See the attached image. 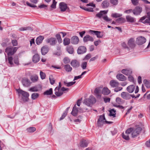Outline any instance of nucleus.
Returning a JSON list of instances; mask_svg holds the SVG:
<instances>
[{"label": "nucleus", "mask_w": 150, "mask_h": 150, "mask_svg": "<svg viewBox=\"0 0 150 150\" xmlns=\"http://www.w3.org/2000/svg\"><path fill=\"white\" fill-rule=\"evenodd\" d=\"M79 112H82V111H81V108H77L76 105H75L73 108L71 114L74 116H76Z\"/></svg>", "instance_id": "1a4fd4ad"}, {"label": "nucleus", "mask_w": 150, "mask_h": 150, "mask_svg": "<svg viewBox=\"0 0 150 150\" xmlns=\"http://www.w3.org/2000/svg\"><path fill=\"white\" fill-rule=\"evenodd\" d=\"M116 77L117 79L121 81H124L126 79V78L124 75L122 74H117Z\"/></svg>", "instance_id": "c85d7f7f"}, {"label": "nucleus", "mask_w": 150, "mask_h": 150, "mask_svg": "<svg viewBox=\"0 0 150 150\" xmlns=\"http://www.w3.org/2000/svg\"><path fill=\"white\" fill-rule=\"evenodd\" d=\"M108 12V11H101L99 13L96 15V17L99 19L101 18L106 22H109L111 20V19L109 18L107 16L106 14Z\"/></svg>", "instance_id": "7ed1b4c3"}, {"label": "nucleus", "mask_w": 150, "mask_h": 150, "mask_svg": "<svg viewBox=\"0 0 150 150\" xmlns=\"http://www.w3.org/2000/svg\"><path fill=\"white\" fill-rule=\"evenodd\" d=\"M87 62H83L81 64V67L83 69H85L86 67Z\"/></svg>", "instance_id": "5fc2aeb1"}, {"label": "nucleus", "mask_w": 150, "mask_h": 150, "mask_svg": "<svg viewBox=\"0 0 150 150\" xmlns=\"http://www.w3.org/2000/svg\"><path fill=\"white\" fill-rule=\"evenodd\" d=\"M67 51L68 53L71 54H73L74 52V49L72 46H68L67 47Z\"/></svg>", "instance_id": "c756f323"}, {"label": "nucleus", "mask_w": 150, "mask_h": 150, "mask_svg": "<svg viewBox=\"0 0 150 150\" xmlns=\"http://www.w3.org/2000/svg\"><path fill=\"white\" fill-rule=\"evenodd\" d=\"M64 68L66 71L68 72H70L72 69V68L69 64H66L64 66Z\"/></svg>", "instance_id": "f704fd0d"}, {"label": "nucleus", "mask_w": 150, "mask_h": 150, "mask_svg": "<svg viewBox=\"0 0 150 150\" xmlns=\"http://www.w3.org/2000/svg\"><path fill=\"white\" fill-rule=\"evenodd\" d=\"M146 16L142 17L139 21L144 23H150V11L147 13Z\"/></svg>", "instance_id": "0eeeda50"}, {"label": "nucleus", "mask_w": 150, "mask_h": 150, "mask_svg": "<svg viewBox=\"0 0 150 150\" xmlns=\"http://www.w3.org/2000/svg\"><path fill=\"white\" fill-rule=\"evenodd\" d=\"M105 120V117L104 115H100L98 121V125L99 126H101L103 125L104 122H105L106 123L110 124L112 123L111 122H108L106 120L104 121Z\"/></svg>", "instance_id": "6e6552de"}, {"label": "nucleus", "mask_w": 150, "mask_h": 150, "mask_svg": "<svg viewBox=\"0 0 150 150\" xmlns=\"http://www.w3.org/2000/svg\"><path fill=\"white\" fill-rule=\"evenodd\" d=\"M104 100L105 103L109 102L110 100V98H109L105 97L104 98Z\"/></svg>", "instance_id": "338daca9"}, {"label": "nucleus", "mask_w": 150, "mask_h": 150, "mask_svg": "<svg viewBox=\"0 0 150 150\" xmlns=\"http://www.w3.org/2000/svg\"><path fill=\"white\" fill-rule=\"evenodd\" d=\"M142 8L139 6L136 7L133 11V13L135 15L139 14L142 11Z\"/></svg>", "instance_id": "aec40b11"}, {"label": "nucleus", "mask_w": 150, "mask_h": 150, "mask_svg": "<svg viewBox=\"0 0 150 150\" xmlns=\"http://www.w3.org/2000/svg\"><path fill=\"white\" fill-rule=\"evenodd\" d=\"M122 72L126 75L130 76V74L131 71L128 70L124 69L122 70Z\"/></svg>", "instance_id": "72a5a7b5"}, {"label": "nucleus", "mask_w": 150, "mask_h": 150, "mask_svg": "<svg viewBox=\"0 0 150 150\" xmlns=\"http://www.w3.org/2000/svg\"><path fill=\"white\" fill-rule=\"evenodd\" d=\"M52 93V88H50L49 90H47L44 93L45 95H50Z\"/></svg>", "instance_id": "58836bf2"}, {"label": "nucleus", "mask_w": 150, "mask_h": 150, "mask_svg": "<svg viewBox=\"0 0 150 150\" xmlns=\"http://www.w3.org/2000/svg\"><path fill=\"white\" fill-rule=\"evenodd\" d=\"M101 42L100 40H98L94 42V44L96 46H97L99 44L101 43Z\"/></svg>", "instance_id": "69168bd1"}, {"label": "nucleus", "mask_w": 150, "mask_h": 150, "mask_svg": "<svg viewBox=\"0 0 150 150\" xmlns=\"http://www.w3.org/2000/svg\"><path fill=\"white\" fill-rule=\"evenodd\" d=\"M127 21L131 22V17L129 16H127L126 17Z\"/></svg>", "instance_id": "0e129e2a"}, {"label": "nucleus", "mask_w": 150, "mask_h": 150, "mask_svg": "<svg viewBox=\"0 0 150 150\" xmlns=\"http://www.w3.org/2000/svg\"><path fill=\"white\" fill-rule=\"evenodd\" d=\"M44 38V37L43 36H40L38 38H37L36 40V44L39 45L41 43Z\"/></svg>", "instance_id": "bb28decb"}, {"label": "nucleus", "mask_w": 150, "mask_h": 150, "mask_svg": "<svg viewBox=\"0 0 150 150\" xmlns=\"http://www.w3.org/2000/svg\"><path fill=\"white\" fill-rule=\"evenodd\" d=\"M125 132L126 134H128L129 135H130L131 133V128L130 127Z\"/></svg>", "instance_id": "052dcab7"}, {"label": "nucleus", "mask_w": 150, "mask_h": 150, "mask_svg": "<svg viewBox=\"0 0 150 150\" xmlns=\"http://www.w3.org/2000/svg\"><path fill=\"white\" fill-rule=\"evenodd\" d=\"M56 37L57 40L58 42L59 43H61L62 42V40L61 38V36L59 34H58L56 35Z\"/></svg>", "instance_id": "37998d69"}, {"label": "nucleus", "mask_w": 150, "mask_h": 150, "mask_svg": "<svg viewBox=\"0 0 150 150\" xmlns=\"http://www.w3.org/2000/svg\"><path fill=\"white\" fill-rule=\"evenodd\" d=\"M76 82L75 81H74V82H69V83H66L65 82H64V84H65V85H66V86L67 87H69V86H71L72 85H73V84H74Z\"/></svg>", "instance_id": "09e8293b"}, {"label": "nucleus", "mask_w": 150, "mask_h": 150, "mask_svg": "<svg viewBox=\"0 0 150 150\" xmlns=\"http://www.w3.org/2000/svg\"><path fill=\"white\" fill-rule=\"evenodd\" d=\"M49 49L47 46H45L41 48V52L42 54L43 55H45L48 52Z\"/></svg>", "instance_id": "a878e982"}, {"label": "nucleus", "mask_w": 150, "mask_h": 150, "mask_svg": "<svg viewBox=\"0 0 150 150\" xmlns=\"http://www.w3.org/2000/svg\"><path fill=\"white\" fill-rule=\"evenodd\" d=\"M41 86L40 85H38L31 88L29 89V91L32 92H37L41 90Z\"/></svg>", "instance_id": "dca6fc26"}, {"label": "nucleus", "mask_w": 150, "mask_h": 150, "mask_svg": "<svg viewBox=\"0 0 150 150\" xmlns=\"http://www.w3.org/2000/svg\"><path fill=\"white\" fill-rule=\"evenodd\" d=\"M129 135L128 134H126L125 132V134L124 133L122 134V137L125 139L128 140L129 139Z\"/></svg>", "instance_id": "a19ab883"}, {"label": "nucleus", "mask_w": 150, "mask_h": 150, "mask_svg": "<svg viewBox=\"0 0 150 150\" xmlns=\"http://www.w3.org/2000/svg\"><path fill=\"white\" fill-rule=\"evenodd\" d=\"M39 96V94L37 93H33L32 94L31 98L33 100H35L38 98Z\"/></svg>", "instance_id": "79ce46f5"}, {"label": "nucleus", "mask_w": 150, "mask_h": 150, "mask_svg": "<svg viewBox=\"0 0 150 150\" xmlns=\"http://www.w3.org/2000/svg\"><path fill=\"white\" fill-rule=\"evenodd\" d=\"M146 39L142 36H140L137 38L136 40V42L138 45H142L146 42Z\"/></svg>", "instance_id": "9d476101"}, {"label": "nucleus", "mask_w": 150, "mask_h": 150, "mask_svg": "<svg viewBox=\"0 0 150 150\" xmlns=\"http://www.w3.org/2000/svg\"><path fill=\"white\" fill-rule=\"evenodd\" d=\"M53 3L51 6V7L52 8H55L57 2L55 0H53Z\"/></svg>", "instance_id": "3c124183"}, {"label": "nucleus", "mask_w": 150, "mask_h": 150, "mask_svg": "<svg viewBox=\"0 0 150 150\" xmlns=\"http://www.w3.org/2000/svg\"><path fill=\"white\" fill-rule=\"evenodd\" d=\"M110 93V91L107 88H104L102 91V93L105 95H108Z\"/></svg>", "instance_id": "7c9ffc66"}, {"label": "nucleus", "mask_w": 150, "mask_h": 150, "mask_svg": "<svg viewBox=\"0 0 150 150\" xmlns=\"http://www.w3.org/2000/svg\"><path fill=\"white\" fill-rule=\"evenodd\" d=\"M79 41V39L78 37L76 36H74L72 37L71 39V43L74 45L78 44Z\"/></svg>", "instance_id": "6ab92c4d"}, {"label": "nucleus", "mask_w": 150, "mask_h": 150, "mask_svg": "<svg viewBox=\"0 0 150 150\" xmlns=\"http://www.w3.org/2000/svg\"><path fill=\"white\" fill-rule=\"evenodd\" d=\"M143 83L145 86L148 88H150V82L146 79H144L143 81Z\"/></svg>", "instance_id": "4c0bfd02"}, {"label": "nucleus", "mask_w": 150, "mask_h": 150, "mask_svg": "<svg viewBox=\"0 0 150 150\" xmlns=\"http://www.w3.org/2000/svg\"><path fill=\"white\" fill-rule=\"evenodd\" d=\"M110 2L114 5H116L118 3V0H110Z\"/></svg>", "instance_id": "8fccbe9b"}, {"label": "nucleus", "mask_w": 150, "mask_h": 150, "mask_svg": "<svg viewBox=\"0 0 150 150\" xmlns=\"http://www.w3.org/2000/svg\"><path fill=\"white\" fill-rule=\"evenodd\" d=\"M110 84L111 86L113 88L116 87L119 85V83L117 81L114 80H111L110 81Z\"/></svg>", "instance_id": "b1692460"}, {"label": "nucleus", "mask_w": 150, "mask_h": 150, "mask_svg": "<svg viewBox=\"0 0 150 150\" xmlns=\"http://www.w3.org/2000/svg\"><path fill=\"white\" fill-rule=\"evenodd\" d=\"M31 29V28L30 27H21L19 28V30L21 31L26 30H30Z\"/></svg>", "instance_id": "a18cd8bd"}, {"label": "nucleus", "mask_w": 150, "mask_h": 150, "mask_svg": "<svg viewBox=\"0 0 150 150\" xmlns=\"http://www.w3.org/2000/svg\"><path fill=\"white\" fill-rule=\"evenodd\" d=\"M122 16V14L118 13H112L111 15V16L114 18H118L121 16Z\"/></svg>", "instance_id": "c03bdc74"}, {"label": "nucleus", "mask_w": 150, "mask_h": 150, "mask_svg": "<svg viewBox=\"0 0 150 150\" xmlns=\"http://www.w3.org/2000/svg\"><path fill=\"white\" fill-rule=\"evenodd\" d=\"M122 89V87H117L114 89V91L116 92H117L121 90Z\"/></svg>", "instance_id": "680f3d73"}, {"label": "nucleus", "mask_w": 150, "mask_h": 150, "mask_svg": "<svg viewBox=\"0 0 150 150\" xmlns=\"http://www.w3.org/2000/svg\"><path fill=\"white\" fill-rule=\"evenodd\" d=\"M46 42L49 43L52 45H54L57 43V41L55 38H51L47 39L46 40Z\"/></svg>", "instance_id": "f8f14e48"}, {"label": "nucleus", "mask_w": 150, "mask_h": 150, "mask_svg": "<svg viewBox=\"0 0 150 150\" xmlns=\"http://www.w3.org/2000/svg\"><path fill=\"white\" fill-rule=\"evenodd\" d=\"M94 40L93 38L89 35H86L83 38V41L84 42H86L88 41L93 42Z\"/></svg>", "instance_id": "4be33fe9"}, {"label": "nucleus", "mask_w": 150, "mask_h": 150, "mask_svg": "<svg viewBox=\"0 0 150 150\" xmlns=\"http://www.w3.org/2000/svg\"><path fill=\"white\" fill-rule=\"evenodd\" d=\"M101 89L99 88H97L95 89L94 93L97 98H100L101 96Z\"/></svg>", "instance_id": "a211bd4d"}, {"label": "nucleus", "mask_w": 150, "mask_h": 150, "mask_svg": "<svg viewBox=\"0 0 150 150\" xmlns=\"http://www.w3.org/2000/svg\"><path fill=\"white\" fill-rule=\"evenodd\" d=\"M142 128L138 125L133 124L132 127V137L134 138L137 136L140 133Z\"/></svg>", "instance_id": "f03ea898"}, {"label": "nucleus", "mask_w": 150, "mask_h": 150, "mask_svg": "<svg viewBox=\"0 0 150 150\" xmlns=\"http://www.w3.org/2000/svg\"><path fill=\"white\" fill-rule=\"evenodd\" d=\"M65 64H67L69 63L70 62V60L69 58L68 57H65L63 60Z\"/></svg>", "instance_id": "4d7b16f0"}, {"label": "nucleus", "mask_w": 150, "mask_h": 150, "mask_svg": "<svg viewBox=\"0 0 150 150\" xmlns=\"http://www.w3.org/2000/svg\"><path fill=\"white\" fill-rule=\"evenodd\" d=\"M59 7L61 11L64 12L66 11L68 8L67 4L64 2H61L59 4Z\"/></svg>", "instance_id": "f3484780"}, {"label": "nucleus", "mask_w": 150, "mask_h": 150, "mask_svg": "<svg viewBox=\"0 0 150 150\" xmlns=\"http://www.w3.org/2000/svg\"><path fill=\"white\" fill-rule=\"evenodd\" d=\"M36 130L35 127H30L26 129V131L28 133H33Z\"/></svg>", "instance_id": "2f4dec72"}, {"label": "nucleus", "mask_w": 150, "mask_h": 150, "mask_svg": "<svg viewBox=\"0 0 150 150\" xmlns=\"http://www.w3.org/2000/svg\"><path fill=\"white\" fill-rule=\"evenodd\" d=\"M12 43L13 46H16L17 45L18 43L16 40H12Z\"/></svg>", "instance_id": "e2e57ef3"}, {"label": "nucleus", "mask_w": 150, "mask_h": 150, "mask_svg": "<svg viewBox=\"0 0 150 150\" xmlns=\"http://www.w3.org/2000/svg\"><path fill=\"white\" fill-rule=\"evenodd\" d=\"M145 144L146 147H150V139L146 142Z\"/></svg>", "instance_id": "774afa93"}, {"label": "nucleus", "mask_w": 150, "mask_h": 150, "mask_svg": "<svg viewBox=\"0 0 150 150\" xmlns=\"http://www.w3.org/2000/svg\"><path fill=\"white\" fill-rule=\"evenodd\" d=\"M132 3L134 6L138 4L139 2L137 0H132Z\"/></svg>", "instance_id": "bf43d9fd"}, {"label": "nucleus", "mask_w": 150, "mask_h": 150, "mask_svg": "<svg viewBox=\"0 0 150 150\" xmlns=\"http://www.w3.org/2000/svg\"><path fill=\"white\" fill-rule=\"evenodd\" d=\"M17 47H9L6 48L5 49V52L7 54L8 56V63L11 65V66L13 64L12 62L13 58L11 56H10L13 54L17 50Z\"/></svg>", "instance_id": "f257e3e1"}, {"label": "nucleus", "mask_w": 150, "mask_h": 150, "mask_svg": "<svg viewBox=\"0 0 150 150\" xmlns=\"http://www.w3.org/2000/svg\"><path fill=\"white\" fill-rule=\"evenodd\" d=\"M96 102V99L93 96H90L88 98L84 100L83 103L88 106H90L92 104L95 103Z\"/></svg>", "instance_id": "39448f33"}, {"label": "nucleus", "mask_w": 150, "mask_h": 150, "mask_svg": "<svg viewBox=\"0 0 150 150\" xmlns=\"http://www.w3.org/2000/svg\"><path fill=\"white\" fill-rule=\"evenodd\" d=\"M86 51V47L84 46L79 47L77 50V52L78 54H82L85 53Z\"/></svg>", "instance_id": "4468645a"}, {"label": "nucleus", "mask_w": 150, "mask_h": 150, "mask_svg": "<svg viewBox=\"0 0 150 150\" xmlns=\"http://www.w3.org/2000/svg\"><path fill=\"white\" fill-rule=\"evenodd\" d=\"M71 65L73 67H78L80 66L79 62L76 60H72L71 63Z\"/></svg>", "instance_id": "5701e85b"}, {"label": "nucleus", "mask_w": 150, "mask_h": 150, "mask_svg": "<svg viewBox=\"0 0 150 150\" xmlns=\"http://www.w3.org/2000/svg\"><path fill=\"white\" fill-rule=\"evenodd\" d=\"M40 77L42 79H44L45 78L46 75L45 73L42 71H40Z\"/></svg>", "instance_id": "864d4df0"}, {"label": "nucleus", "mask_w": 150, "mask_h": 150, "mask_svg": "<svg viewBox=\"0 0 150 150\" xmlns=\"http://www.w3.org/2000/svg\"><path fill=\"white\" fill-rule=\"evenodd\" d=\"M26 4L27 5V6H29L30 7H32V8H35V7H37V6L36 5L31 4L29 3L28 1H27L26 2Z\"/></svg>", "instance_id": "6e6d98bb"}, {"label": "nucleus", "mask_w": 150, "mask_h": 150, "mask_svg": "<svg viewBox=\"0 0 150 150\" xmlns=\"http://www.w3.org/2000/svg\"><path fill=\"white\" fill-rule=\"evenodd\" d=\"M116 101L117 103L119 104H122L124 103L125 102L124 100L119 97H117L116 98Z\"/></svg>", "instance_id": "c9c22d12"}, {"label": "nucleus", "mask_w": 150, "mask_h": 150, "mask_svg": "<svg viewBox=\"0 0 150 150\" xmlns=\"http://www.w3.org/2000/svg\"><path fill=\"white\" fill-rule=\"evenodd\" d=\"M16 91L18 92L19 96L21 95L23 97L22 98V99L23 101L25 102L28 101V97L29 94L28 92L23 91L20 89H16Z\"/></svg>", "instance_id": "20e7f679"}, {"label": "nucleus", "mask_w": 150, "mask_h": 150, "mask_svg": "<svg viewBox=\"0 0 150 150\" xmlns=\"http://www.w3.org/2000/svg\"><path fill=\"white\" fill-rule=\"evenodd\" d=\"M40 59V57L38 54H35L33 57L32 61L35 63H38Z\"/></svg>", "instance_id": "412c9836"}, {"label": "nucleus", "mask_w": 150, "mask_h": 150, "mask_svg": "<svg viewBox=\"0 0 150 150\" xmlns=\"http://www.w3.org/2000/svg\"><path fill=\"white\" fill-rule=\"evenodd\" d=\"M38 77L37 75L33 76L31 77V80L33 82L36 81L38 80Z\"/></svg>", "instance_id": "49530a36"}, {"label": "nucleus", "mask_w": 150, "mask_h": 150, "mask_svg": "<svg viewBox=\"0 0 150 150\" xmlns=\"http://www.w3.org/2000/svg\"><path fill=\"white\" fill-rule=\"evenodd\" d=\"M70 42V39L68 38H65L63 40V44L65 46L69 45Z\"/></svg>", "instance_id": "473e14b6"}, {"label": "nucleus", "mask_w": 150, "mask_h": 150, "mask_svg": "<svg viewBox=\"0 0 150 150\" xmlns=\"http://www.w3.org/2000/svg\"><path fill=\"white\" fill-rule=\"evenodd\" d=\"M127 45V46L125 42H123L121 44V45L125 49H127L129 51V47H130L131 46V38L128 41Z\"/></svg>", "instance_id": "ddd939ff"}, {"label": "nucleus", "mask_w": 150, "mask_h": 150, "mask_svg": "<svg viewBox=\"0 0 150 150\" xmlns=\"http://www.w3.org/2000/svg\"><path fill=\"white\" fill-rule=\"evenodd\" d=\"M14 63L15 64L17 65H18L19 64V62L18 60V56H16L14 58Z\"/></svg>", "instance_id": "603ef678"}, {"label": "nucleus", "mask_w": 150, "mask_h": 150, "mask_svg": "<svg viewBox=\"0 0 150 150\" xmlns=\"http://www.w3.org/2000/svg\"><path fill=\"white\" fill-rule=\"evenodd\" d=\"M22 83L23 85L25 86H28L30 85L29 80L26 78H23L22 81Z\"/></svg>", "instance_id": "393cba45"}, {"label": "nucleus", "mask_w": 150, "mask_h": 150, "mask_svg": "<svg viewBox=\"0 0 150 150\" xmlns=\"http://www.w3.org/2000/svg\"><path fill=\"white\" fill-rule=\"evenodd\" d=\"M67 114V112H65L62 115L61 117L60 118V120H61L64 118Z\"/></svg>", "instance_id": "13d9d810"}, {"label": "nucleus", "mask_w": 150, "mask_h": 150, "mask_svg": "<svg viewBox=\"0 0 150 150\" xmlns=\"http://www.w3.org/2000/svg\"><path fill=\"white\" fill-rule=\"evenodd\" d=\"M122 97L125 100H129L131 98V95L126 92H123L121 93Z\"/></svg>", "instance_id": "9b49d317"}, {"label": "nucleus", "mask_w": 150, "mask_h": 150, "mask_svg": "<svg viewBox=\"0 0 150 150\" xmlns=\"http://www.w3.org/2000/svg\"><path fill=\"white\" fill-rule=\"evenodd\" d=\"M109 112L110 116H112L113 117H115L116 111L114 109H112L110 110Z\"/></svg>", "instance_id": "ea45409f"}, {"label": "nucleus", "mask_w": 150, "mask_h": 150, "mask_svg": "<svg viewBox=\"0 0 150 150\" xmlns=\"http://www.w3.org/2000/svg\"><path fill=\"white\" fill-rule=\"evenodd\" d=\"M89 32L91 34H95L96 35L97 37L98 38H101L102 37V35L101 34V33L100 31L90 30Z\"/></svg>", "instance_id": "2eb2a0df"}, {"label": "nucleus", "mask_w": 150, "mask_h": 150, "mask_svg": "<svg viewBox=\"0 0 150 150\" xmlns=\"http://www.w3.org/2000/svg\"><path fill=\"white\" fill-rule=\"evenodd\" d=\"M109 2L106 0L103 1L102 3V6L104 8H107L109 6Z\"/></svg>", "instance_id": "e433bc0d"}, {"label": "nucleus", "mask_w": 150, "mask_h": 150, "mask_svg": "<svg viewBox=\"0 0 150 150\" xmlns=\"http://www.w3.org/2000/svg\"><path fill=\"white\" fill-rule=\"evenodd\" d=\"M88 142L86 140H82L81 141L80 143V146L81 147H85L87 146Z\"/></svg>", "instance_id": "cd10ccee"}, {"label": "nucleus", "mask_w": 150, "mask_h": 150, "mask_svg": "<svg viewBox=\"0 0 150 150\" xmlns=\"http://www.w3.org/2000/svg\"><path fill=\"white\" fill-rule=\"evenodd\" d=\"M69 89L68 88H65L62 87L61 89H59L58 88H55L54 91V93L58 97L61 96L63 94V92L65 91H68Z\"/></svg>", "instance_id": "423d86ee"}, {"label": "nucleus", "mask_w": 150, "mask_h": 150, "mask_svg": "<svg viewBox=\"0 0 150 150\" xmlns=\"http://www.w3.org/2000/svg\"><path fill=\"white\" fill-rule=\"evenodd\" d=\"M116 21L119 23H122L124 22L125 21V20L124 18L121 17L117 19L116 20Z\"/></svg>", "instance_id": "de8ad7c7"}]
</instances>
